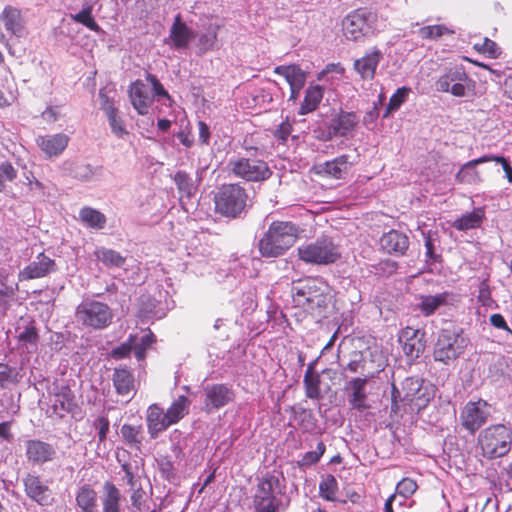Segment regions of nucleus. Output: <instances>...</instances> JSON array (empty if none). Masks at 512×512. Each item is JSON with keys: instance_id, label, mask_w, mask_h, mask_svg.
<instances>
[{"instance_id": "obj_1", "label": "nucleus", "mask_w": 512, "mask_h": 512, "mask_svg": "<svg viewBox=\"0 0 512 512\" xmlns=\"http://www.w3.org/2000/svg\"><path fill=\"white\" fill-rule=\"evenodd\" d=\"M332 299V289L322 277L299 279L292 286L294 316L298 320L311 318L320 321L325 318Z\"/></svg>"}, {"instance_id": "obj_2", "label": "nucleus", "mask_w": 512, "mask_h": 512, "mask_svg": "<svg viewBox=\"0 0 512 512\" xmlns=\"http://www.w3.org/2000/svg\"><path fill=\"white\" fill-rule=\"evenodd\" d=\"M299 227L291 221H273L258 242V251L264 258L284 255L297 241Z\"/></svg>"}, {"instance_id": "obj_3", "label": "nucleus", "mask_w": 512, "mask_h": 512, "mask_svg": "<svg viewBox=\"0 0 512 512\" xmlns=\"http://www.w3.org/2000/svg\"><path fill=\"white\" fill-rule=\"evenodd\" d=\"M482 457L492 460L507 455L512 445V428L505 424H491L477 437Z\"/></svg>"}, {"instance_id": "obj_4", "label": "nucleus", "mask_w": 512, "mask_h": 512, "mask_svg": "<svg viewBox=\"0 0 512 512\" xmlns=\"http://www.w3.org/2000/svg\"><path fill=\"white\" fill-rule=\"evenodd\" d=\"M248 193L240 183H224L218 187L213 201L215 212L226 218L235 219L246 209Z\"/></svg>"}, {"instance_id": "obj_5", "label": "nucleus", "mask_w": 512, "mask_h": 512, "mask_svg": "<svg viewBox=\"0 0 512 512\" xmlns=\"http://www.w3.org/2000/svg\"><path fill=\"white\" fill-rule=\"evenodd\" d=\"M468 344L469 339L462 330L454 327L443 328L438 332L433 346V359L450 365L464 354Z\"/></svg>"}, {"instance_id": "obj_6", "label": "nucleus", "mask_w": 512, "mask_h": 512, "mask_svg": "<svg viewBox=\"0 0 512 512\" xmlns=\"http://www.w3.org/2000/svg\"><path fill=\"white\" fill-rule=\"evenodd\" d=\"M438 92L450 93L454 97H472L476 94V82L465 67L455 65L445 70L435 82Z\"/></svg>"}, {"instance_id": "obj_7", "label": "nucleus", "mask_w": 512, "mask_h": 512, "mask_svg": "<svg viewBox=\"0 0 512 512\" xmlns=\"http://www.w3.org/2000/svg\"><path fill=\"white\" fill-rule=\"evenodd\" d=\"M377 14L367 8H358L348 13L342 20L344 37L359 42L375 34Z\"/></svg>"}, {"instance_id": "obj_8", "label": "nucleus", "mask_w": 512, "mask_h": 512, "mask_svg": "<svg viewBox=\"0 0 512 512\" xmlns=\"http://www.w3.org/2000/svg\"><path fill=\"white\" fill-rule=\"evenodd\" d=\"M297 254L301 261L316 265L332 264L341 257L339 247L328 237L298 247Z\"/></svg>"}, {"instance_id": "obj_9", "label": "nucleus", "mask_w": 512, "mask_h": 512, "mask_svg": "<svg viewBox=\"0 0 512 512\" xmlns=\"http://www.w3.org/2000/svg\"><path fill=\"white\" fill-rule=\"evenodd\" d=\"M112 309L103 302L85 300L81 302L75 311V317L85 327L95 330L107 328L113 320Z\"/></svg>"}, {"instance_id": "obj_10", "label": "nucleus", "mask_w": 512, "mask_h": 512, "mask_svg": "<svg viewBox=\"0 0 512 512\" xmlns=\"http://www.w3.org/2000/svg\"><path fill=\"white\" fill-rule=\"evenodd\" d=\"M229 171L246 182H264L273 172L268 163L260 158L239 157L229 161Z\"/></svg>"}, {"instance_id": "obj_11", "label": "nucleus", "mask_w": 512, "mask_h": 512, "mask_svg": "<svg viewBox=\"0 0 512 512\" xmlns=\"http://www.w3.org/2000/svg\"><path fill=\"white\" fill-rule=\"evenodd\" d=\"M280 481L273 474H266L258 480L253 496L254 512H278L281 501L277 498Z\"/></svg>"}, {"instance_id": "obj_12", "label": "nucleus", "mask_w": 512, "mask_h": 512, "mask_svg": "<svg viewBox=\"0 0 512 512\" xmlns=\"http://www.w3.org/2000/svg\"><path fill=\"white\" fill-rule=\"evenodd\" d=\"M156 338L151 330H148L142 337L137 334H130L127 340L119 346L113 348L110 356L115 360L128 358L132 351L138 361H143L146 358V353L149 348L155 343Z\"/></svg>"}, {"instance_id": "obj_13", "label": "nucleus", "mask_w": 512, "mask_h": 512, "mask_svg": "<svg viewBox=\"0 0 512 512\" xmlns=\"http://www.w3.org/2000/svg\"><path fill=\"white\" fill-rule=\"evenodd\" d=\"M489 408L486 400L468 401L460 412L461 426L474 435L489 419Z\"/></svg>"}, {"instance_id": "obj_14", "label": "nucleus", "mask_w": 512, "mask_h": 512, "mask_svg": "<svg viewBox=\"0 0 512 512\" xmlns=\"http://www.w3.org/2000/svg\"><path fill=\"white\" fill-rule=\"evenodd\" d=\"M359 118L355 112L341 110L332 118L326 130L315 131L316 138L321 141H329L334 137H346L355 130Z\"/></svg>"}, {"instance_id": "obj_15", "label": "nucleus", "mask_w": 512, "mask_h": 512, "mask_svg": "<svg viewBox=\"0 0 512 512\" xmlns=\"http://www.w3.org/2000/svg\"><path fill=\"white\" fill-rule=\"evenodd\" d=\"M204 408L206 412L219 410L232 403L235 392L231 386L225 383L209 384L204 387Z\"/></svg>"}, {"instance_id": "obj_16", "label": "nucleus", "mask_w": 512, "mask_h": 512, "mask_svg": "<svg viewBox=\"0 0 512 512\" xmlns=\"http://www.w3.org/2000/svg\"><path fill=\"white\" fill-rule=\"evenodd\" d=\"M403 353L410 360L417 359L425 350L423 334L418 329L406 327L399 336Z\"/></svg>"}, {"instance_id": "obj_17", "label": "nucleus", "mask_w": 512, "mask_h": 512, "mask_svg": "<svg viewBox=\"0 0 512 512\" xmlns=\"http://www.w3.org/2000/svg\"><path fill=\"white\" fill-rule=\"evenodd\" d=\"M25 449L26 458L33 465H43L56 456V451L51 444L38 439L26 441Z\"/></svg>"}, {"instance_id": "obj_18", "label": "nucleus", "mask_w": 512, "mask_h": 512, "mask_svg": "<svg viewBox=\"0 0 512 512\" xmlns=\"http://www.w3.org/2000/svg\"><path fill=\"white\" fill-rule=\"evenodd\" d=\"M56 270V263L53 259L40 253L37 255L36 260L27 265L19 272V280L26 281L37 278H42Z\"/></svg>"}, {"instance_id": "obj_19", "label": "nucleus", "mask_w": 512, "mask_h": 512, "mask_svg": "<svg viewBox=\"0 0 512 512\" xmlns=\"http://www.w3.org/2000/svg\"><path fill=\"white\" fill-rule=\"evenodd\" d=\"M112 382L116 393L119 396L126 397L128 402L136 393V383L134 374L130 369L124 366L116 367L112 374Z\"/></svg>"}, {"instance_id": "obj_20", "label": "nucleus", "mask_w": 512, "mask_h": 512, "mask_svg": "<svg viewBox=\"0 0 512 512\" xmlns=\"http://www.w3.org/2000/svg\"><path fill=\"white\" fill-rule=\"evenodd\" d=\"M404 392L403 401L409 405H414L418 410L427 406L430 398L423 391L422 382L417 378H406L402 383Z\"/></svg>"}, {"instance_id": "obj_21", "label": "nucleus", "mask_w": 512, "mask_h": 512, "mask_svg": "<svg viewBox=\"0 0 512 512\" xmlns=\"http://www.w3.org/2000/svg\"><path fill=\"white\" fill-rule=\"evenodd\" d=\"M381 249L391 255L402 256L409 248V238L397 230H390L380 238Z\"/></svg>"}, {"instance_id": "obj_22", "label": "nucleus", "mask_w": 512, "mask_h": 512, "mask_svg": "<svg viewBox=\"0 0 512 512\" xmlns=\"http://www.w3.org/2000/svg\"><path fill=\"white\" fill-rule=\"evenodd\" d=\"M50 408L52 414L58 418H63L67 413H73L77 408V404L71 389L62 387L58 392L54 393Z\"/></svg>"}, {"instance_id": "obj_23", "label": "nucleus", "mask_w": 512, "mask_h": 512, "mask_svg": "<svg viewBox=\"0 0 512 512\" xmlns=\"http://www.w3.org/2000/svg\"><path fill=\"white\" fill-rule=\"evenodd\" d=\"M129 98L132 106L140 115H146L153 103L146 85L141 80L134 81L129 87Z\"/></svg>"}, {"instance_id": "obj_24", "label": "nucleus", "mask_w": 512, "mask_h": 512, "mask_svg": "<svg viewBox=\"0 0 512 512\" xmlns=\"http://www.w3.org/2000/svg\"><path fill=\"white\" fill-rule=\"evenodd\" d=\"M25 492L28 497L40 505H47L51 501L50 489L38 475L28 474L23 479Z\"/></svg>"}, {"instance_id": "obj_25", "label": "nucleus", "mask_w": 512, "mask_h": 512, "mask_svg": "<svg viewBox=\"0 0 512 512\" xmlns=\"http://www.w3.org/2000/svg\"><path fill=\"white\" fill-rule=\"evenodd\" d=\"M166 412L158 404H151L146 412V423L150 437L155 439L158 435L168 429Z\"/></svg>"}, {"instance_id": "obj_26", "label": "nucleus", "mask_w": 512, "mask_h": 512, "mask_svg": "<svg viewBox=\"0 0 512 512\" xmlns=\"http://www.w3.org/2000/svg\"><path fill=\"white\" fill-rule=\"evenodd\" d=\"M382 56V52L378 48H373L363 57L354 61V69L362 79H373L375 76L376 68L382 59Z\"/></svg>"}, {"instance_id": "obj_27", "label": "nucleus", "mask_w": 512, "mask_h": 512, "mask_svg": "<svg viewBox=\"0 0 512 512\" xmlns=\"http://www.w3.org/2000/svg\"><path fill=\"white\" fill-rule=\"evenodd\" d=\"M69 136L64 133L39 136L36 140L40 149L48 156L55 157L66 149L69 143Z\"/></svg>"}, {"instance_id": "obj_28", "label": "nucleus", "mask_w": 512, "mask_h": 512, "mask_svg": "<svg viewBox=\"0 0 512 512\" xmlns=\"http://www.w3.org/2000/svg\"><path fill=\"white\" fill-rule=\"evenodd\" d=\"M195 37L194 32L181 20L178 14L170 28L169 40L175 49L187 48L190 41Z\"/></svg>"}, {"instance_id": "obj_29", "label": "nucleus", "mask_w": 512, "mask_h": 512, "mask_svg": "<svg viewBox=\"0 0 512 512\" xmlns=\"http://www.w3.org/2000/svg\"><path fill=\"white\" fill-rule=\"evenodd\" d=\"M349 158V155L343 154L331 161H326L323 165L319 166L317 173L334 179H342L352 165Z\"/></svg>"}, {"instance_id": "obj_30", "label": "nucleus", "mask_w": 512, "mask_h": 512, "mask_svg": "<svg viewBox=\"0 0 512 512\" xmlns=\"http://www.w3.org/2000/svg\"><path fill=\"white\" fill-rule=\"evenodd\" d=\"M367 384V378H353L349 381L346 389L350 391L348 401L350 405L359 411H363L368 408L366 404L367 393L365 391Z\"/></svg>"}, {"instance_id": "obj_31", "label": "nucleus", "mask_w": 512, "mask_h": 512, "mask_svg": "<svg viewBox=\"0 0 512 512\" xmlns=\"http://www.w3.org/2000/svg\"><path fill=\"white\" fill-rule=\"evenodd\" d=\"M486 162H489L488 155L468 161L455 175L456 182L460 184H477L482 182L480 173L475 167Z\"/></svg>"}, {"instance_id": "obj_32", "label": "nucleus", "mask_w": 512, "mask_h": 512, "mask_svg": "<svg viewBox=\"0 0 512 512\" xmlns=\"http://www.w3.org/2000/svg\"><path fill=\"white\" fill-rule=\"evenodd\" d=\"M102 110L104 111L112 133L118 138H123L125 135H128V131L125 128L124 121L119 115V110L114 106L113 102L109 100L108 97H105L102 102Z\"/></svg>"}, {"instance_id": "obj_33", "label": "nucleus", "mask_w": 512, "mask_h": 512, "mask_svg": "<svg viewBox=\"0 0 512 512\" xmlns=\"http://www.w3.org/2000/svg\"><path fill=\"white\" fill-rule=\"evenodd\" d=\"M274 73L283 76L290 87L302 89L305 85L306 73L296 64L277 66Z\"/></svg>"}, {"instance_id": "obj_34", "label": "nucleus", "mask_w": 512, "mask_h": 512, "mask_svg": "<svg viewBox=\"0 0 512 512\" xmlns=\"http://www.w3.org/2000/svg\"><path fill=\"white\" fill-rule=\"evenodd\" d=\"M324 90L320 85H309L305 91L304 99L299 107L298 114L306 115L315 111L321 103Z\"/></svg>"}, {"instance_id": "obj_35", "label": "nucleus", "mask_w": 512, "mask_h": 512, "mask_svg": "<svg viewBox=\"0 0 512 512\" xmlns=\"http://www.w3.org/2000/svg\"><path fill=\"white\" fill-rule=\"evenodd\" d=\"M102 512H121V493L111 481L103 484Z\"/></svg>"}, {"instance_id": "obj_36", "label": "nucleus", "mask_w": 512, "mask_h": 512, "mask_svg": "<svg viewBox=\"0 0 512 512\" xmlns=\"http://www.w3.org/2000/svg\"><path fill=\"white\" fill-rule=\"evenodd\" d=\"M450 294L443 292L437 295L420 296V302L417 304L418 310L422 315L428 317L436 312L440 306L448 304Z\"/></svg>"}, {"instance_id": "obj_37", "label": "nucleus", "mask_w": 512, "mask_h": 512, "mask_svg": "<svg viewBox=\"0 0 512 512\" xmlns=\"http://www.w3.org/2000/svg\"><path fill=\"white\" fill-rule=\"evenodd\" d=\"M76 502L82 512H98L97 492L88 484L79 489Z\"/></svg>"}, {"instance_id": "obj_38", "label": "nucleus", "mask_w": 512, "mask_h": 512, "mask_svg": "<svg viewBox=\"0 0 512 512\" xmlns=\"http://www.w3.org/2000/svg\"><path fill=\"white\" fill-rule=\"evenodd\" d=\"M189 404V399L184 395L179 396L172 402L166 411V418L168 419L167 422L170 426L178 423L188 414Z\"/></svg>"}, {"instance_id": "obj_39", "label": "nucleus", "mask_w": 512, "mask_h": 512, "mask_svg": "<svg viewBox=\"0 0 512 512\" xmlns=\"http://www.w3.org/2000/svg\"><path fill=\"white\" fill-rule=\"evenodd\" d=\"M303 383L305 386L306 396L310 399H318L321 395L320 375L314 369V363H310L306 369Z\"/></svg>"}, {"instance_id": "obj_40", "label": "nucleus", "mask_w": 512, "mask_h": 512, "mask_svg": "<svg viewBox=\"0 0 512 512\" xmlns=\"http://www.w3.org/2000/svg\"><path fill=\"white\" fill-rule=\"evenodd\" d=\"M79 218L87 227L96 230L103 229L106 224V216L97 209L85 206L79 212Z\"/></svg>"}, {"instance_id": "obj_41", "label": "nucleus", "mask_w": 512, "mask_h": 512, "mask_svg": "<svg viewBox=\"0 0 512 512\" xmlns=\"http://www.w3.org/2000/svg\"><path fill=\"white\" fill-rule=\"evenodd\" d=\"M484 218L482 209H475L466 213L453 222V227L459 231H465L480 227Z\"/></svg>"}, {"instance_id": "obj_42", "label": "nucleus", "mask_w": 512, "mask_h": 512, "mask_svg": "<svg viewBox=\"0 0 512 512\" xmlns=\"http://www.w3.org/2000/svg\"><path fill=\"white\" fill-rule=\"evenodd\" d=\"M2 20L8 32L20 36L22 31L21 13L18 9L7 6L2 13Z\"/></svg>"}, {"instance_id": "obj_43", "label": "nucleus", "mask_w": 512, "mask_h": 512, "mask_svg": "<svg viewBox=\"0 0 512 512\" xmlns=\"http://www.w3.org/2000/svg\"><path fill=\"white\" fill-rule=\"evenodd\" d=\"M121 435L124 442L131 448L140 450L143 440L142 426H134L131 424H123L121 427Z\"/></svg>"}, {"instance_id": "obj_44", "label": "nucleus", "mask_w": 512, "mask_h": 512, "mask_svg": "<svg viewBox=\"0 0 512 512\" xmlns=\"http://www.w3.org/2000/svg\"><path fill=\"white\" fill-rule=\"evenodd\" d=\"M94 254L96 259L107 267H121L125 263V257L112 249L100 247L95 250Z\"/></svg>"}, {"instance_id": "obj_45", "label": "nucleus", "mask_w": 512, "mask_h": 512, "mask_svg": "<svg viewBox=\"0 0 512 512\" xmlns=\"http://www.w3.org/2000/svg\"><path fill=\"white\" fill-rule=\"evenodd\" d=\"M411 89L403 86L398 88L395 93L390 97L389 102L386 106L383 117H388L392 112L397 111L400 106L406 101Z\"/></svg>"}, {"instance_id": "obj_46", "label": "nucleus", "mask_w": 512, "mask_h": 512, "mask_svg": "<svg viewBox=\"0 0 512 512\" xmlns=\"http://www.w3.org/2000/svg\"><path fill=\"white\" fill-rule=\"evenodd\" d=\"M174 182L182 195L190 197L196 191L193 179L185 171H177L174 175Z\"/></svg>"}, {"instance_id": "obj_47", "label": "nucleus", "mask_w": 512, "mask_h": 512, "mask_svg": "<svg viewBox=\"0 0 512 512\" xmlns=\"http://www.w3.org/2000/svg\"><path fill=\"white\" fill-rule=\"evenodd\" d=\"M418 36L423 40H437L445 34H452L453 31L447 28L445 25H428L419 28Z\"/></svg>"}, {"instance_id": "obj_48", "label": "nucleus", "mask_w": 512, "mask_h": 512, "mask_svg": "<svg viewBox=\"0 0 512 512\" xmlns=\"http://www.w3.org/2000/svg\"><path fill=\"white\" fill-rule=\"evenodd\" d=\"M338 491V482L336 478L329 474L319 484L320 496L328 501L336 500V493Z\"/></svg>"}, {"instance_id": "obj_49", "label": "nucleus", "mask_w": 512, "mask_h": 512, "mask_svg": "<svg viewBox=\"0 0 512 512\" xmlns=\"http://www.w3.org/2000/svg\"><path fill=\"white\" fill-rule=\"evenodd\" d=\"M71 18L73 21L84 25L94 32H99L101 30L100 26L92 16V7L90 6L82 9L75 15H71Z\"/></svg>"}, {"instance_id": "obj_50", "label": "nucleus", "mask_w": 512, "mask_h": 512, "mask_svg": "<svg viewBox=\"0 0 512 512\" xmlns=\"http://www.w3.org/2000/svg\"><path fill=\"white\" fill-rule=\"evenodd\" d=\"M18 382V372L16 368L6 363L0 362V388H5L9 384Z\"/></svg>"}, {"instance_id": "obj_51", "label": "nucleus", "mask_w": 512, "mask_h": 512, "mask_svg": "<svg viewBox=\"0 0 512 512\" xmlns=\"http://www.w3.org/2000/svg\"><path fill=\"white\" fill-rule=\"evenodd\" d=\"M17 178V170L10 161L0 164V192L5 190V181L12 182Z\"/></svg>"}, {"instance_id": "obj_52", "label": "nucleus", "mask_w": 512, "mask_h": 512, "mask_svg": "<svg viewBox=\"0 0 512 512\" xmlns=\"http://www.w3.org/2000/svg\"><path fill=\"white\" fill-rule=\"evenodd\" d=\"M93 427L98 432V443H105L110 431V420L106 415H100L93 421Z\"/></svg>"}, {"instance_id": "obj_53", "label": "nucleus", "mask_w": 512, "mask_h": 512, "mask_svg": "<svg viewBox=\"0 0 512 512\" xmlns=\"http://www.w3.org/2000/svg\"><path fill=\"white\" fill-rule=\"evenodd\" d=\"M474 49L490 58H496L499 55L497 44L489 39L484 38L481 42L473 45Z\"/></svg>"}, {"instance_id": "obj_54", "label": "nucleus", "mask_w": 512, "mask_h": 512, "mask_svg": "<svg viewBox=\"0 0 512 512\" xmlns=\"http://www.w3.org/2000/svg\"><path fill=\"white\" fill-rule=\"evenodd\" d=\"M417 488L418 485L414 479L405 477L397 483L396 492L404 498H409L416 492Z\"/></svg>"}, {"instance_id": "obj_55", "label": "nucleus", "mask_w": 512, "mask_h": 512, "mask_svg": "<svg viewBox=\"0 0 512 512\" xmlns=\"http://www.w3.org/2000/svg\"><path fill=\"white\" fill-rule=\"evenodd\" d=\"M220 25L216 26V29L211 34H202L198 40V47L202 53L212 50L218 39V30Z\"/></svg>"}, {"instance_id": "obj_56", "label": "nucleus", "mask_w": 512, "mask_h": 512, "mask_svg": "<svg viewBox=\"0 0 512 512\" xmlns=\"http://www.w3.org/2000/svg\"><path fill=\"white\" fill-rule=\"evenodd\" d=\"M18 340L24 345L31 344L36 346L39 340V335L36 327L33 325L25 327V329L19 333Z\"/></svg>"}, {"instance_id": "obj_57", "label": "nucleus", "mask_w": 512, "mask_h": 512, "mask_svg": "<svg viewBox=\"0 0 512 512\" xmlns=\"http://www.w3.org/2000/svg\"><path fill=\"white\" fill-rule=\"evenodd\" d=\"M477 299L481 303V305L486 307H492V304L494 303L491 297L490 288L485 281L481 282L479 286V293Z\"/></svg>"}, {"instance_id": "obj_58", "label": "nucleus", "mask_w": 512, "mask_h": 512, "mask_svg": "<svg viewBox=\"0 0 512 512\" xmlns=\"http://www.w3.org/2000/svg\"><path fill=\"white\" fill-rule=\"evenodd\" d=\"M132 490V494L130 496L131 499V505L133 508H135L137 511H140L142 509V505L145 501V491L142 487L135 486Z\"/></svg>"}, {"instance_id": "obj_59", "label": "nucleus", "mask_w": 512, "mask_h": 512, "mask_svg": "<svg viewBox=\"0 0 512 512\" xmlns=\"http://www.w3.org/2000/svg\"><path fill=\"white\" fill-rule=\"evenodd\" d=\"M488 159H489V162H496V163L501 164V166L504 170V173H505V177L507 178V181L510 184H512V166H511L510 162L508 161V159L505 158L504 156H493V155H488Z\"/></svg>"}, {"instance_id": "obj_60", "label": "nucleus", "mask_w": 512, "mask_h": 512, "mask_svg": "<svg viewBox=\"0 0 512 512\" xmlns=\"http://www.w3.org/2000/svg\"><path fill=\"white\" fill-rule=\"evenodd\" d=\"M365 369V361L360 353H355L354 358L351 359L347 366L346 370L357 373V372H363Z\"/></svg>"}, {"instance_id": "obj_61", "label": "nucleus", "mask_w": 512, "mask_h": 512, "mask_svg": "<svg viewBox=\"0 0 512 512\" xmlns=\"http://www.w3.org/2000/svg\"><path fill=\"white\" fill-rule=\"evenodd\" d=\"M146 80L150 82L152 85L154 94L156 96L169 97L168 92L165 90L161 82L157 79V77L151 73L146 74Z\"/></svg>"}, {"instance_id": "obj_62", "label": "nucleus", "mask_w": 512, "mask_h": 512, "mask_svg": "<svg viewBox=\"0 0 512 512\" xmlns=\"http://www.w3.org/2000/svg\"><path fill=\"white\" fill-rule=\"evenodd\" d=\"M292 129V124L288 121H284L274 131V136L282 142H286L292 132Z\"/></svg>"}, {"instance_id": "obj_63", "label": "nucleus", "mask_w": 512, "mask_h": 512, "mask_svg": "<svg viewBox=\"0 0 512 512\" xmlns=\"http://www.w3.org/2000/svg\"><path fill=\"white\" fill-rule=\"evenodd\" d=\"M16 290L17 288L15 289L11 286H5L4 289L0 290V312L5 313L8 310L9 304L5 297H13Z\"/></svg>"}, {"instance_id": "obj_64", "label": "nucleus", "mask_w": 512, "mask_h": 512, "mask_svg": "<svg viewBox=\"0 0 512 512\" xmlns=\"http://www.w3.org/2000/svg\"><path fill=\"white\" fill-rule=\"evenodd\" d=\"M121 468L125 473L127 484L130 486L131 489H134V487L137 486V480L135 478L131 464L125 462L121 465Z\"/></svg>"}]
</instances>
